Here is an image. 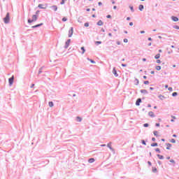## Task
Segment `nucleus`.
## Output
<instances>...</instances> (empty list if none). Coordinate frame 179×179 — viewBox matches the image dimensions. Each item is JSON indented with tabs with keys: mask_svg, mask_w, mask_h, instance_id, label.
<instances>
[{
	"mask_svg": "<svg viewBox=\"0 0 179 179\" xmlns=\"http://www.w3.org/2000/svg\"><path fill=\"white\" fill-rule=\"evenodd\" d=\"M168 90H169L170 92H171V90H173V88H172V87H169V88H168Z\"/></svg>",
	"mask_w": 179,
	"mask_h": 179,
	"instance_id": "a18cd8bd",
	"label": "nucleus"
},
{
	"mask_svg": "<svg viewBox=\"0 0 179 179\" xmlns=\"http://www.w3.org/2000/svg\"><path fill=\"white\" fill-rule=\"evenodd\" d=\"M65 1H66V0H62L61 1V5H64V3H65Z\"/></svg>",
	"mask_w": 179,
	"mask_h": 179,
	"instance_id": "7c9ffc66",
	"label": "nucleus"
},
{
	"mask_svg": "<svg viewBox=\"0 0 179 179\" xmlns=\"http://www.w3.org/2000/svg\"><path fill=\"white\" fill-rule=\"evenodd\" d=\"M127 20H131V17H127Z\"/></svg>",
	"mask_w": 179,
	"mask_h": 179,
	"instance_id": "864d4df0",
	"label": "nucleus"
},
{
	"mask_svg": "<svg viewBox=\"0 0 179 179\" xmlns=\"http://www.w3.org/2000/svg\"><path fill=\"white\" fill-rule=\"evenodd\" d=\"M148 164H149V166H152V162H148Z\"/></svg>",
	"mask_w": 179,
	"mask_h": 179,
	"instance_id": "09e8293b",
	"label": "nucleus"
},
{
	"mask_svg": "<svg viewBox=\"0 0 179 179\" xmlns=\"http://www.w3.org/2000/svg\"><path fill=\"white\" fill-rule=\"evenodd\" d=\"M122 66H127V64H122Z\"/></svg>",
	"mask_w": 179,
	"mask_h": 179,
	"instance_id": "774afa93",
	"label": "nucleus"
},
{
	"mask_svg": "<svg viewBox=\"0 0 179 179\" xmlns=\"http://www.w3.org/2000/svg\"><path fill=\"white\" fill-rule=\"evenodd\" d=\"M81 50H82V52H81V54H85V47H81Z\"/></svg>",
	"mask_w": 179,
	"mask_h": 179,
	"instance_id": "aec40b11",
	"label": "nucleus"
},
{
	"mask_svg": "<svg viewBox=\"0 0 179 179\" xmlns=\"http://www.w3.org/2000/svg\"><path fill=\"white\" fill-rule=\"evenodd\" d=\"M155 152H158V153H160V149L159 148H156Z\"/></svg>",
	"mask_w": 179,
	"mask_h": 179,
	"instance_id": "f704fd0d",
	"label": "nucleus"
},
{
	"mask_svg": "<svg viewBox=\"0 0 179 179\" xmlns=\"http://www.w3.org/2000/svg\"><path fill=\"white\" fill-rule=\"evenodd\" d=\"M84 26H85V27H89V23H88V22L85 23V24H84Z\"/></svg>",
	"mask_w": 179,
	"mask_h": 179,
	"instance_id": "c756f323",
	"label": "nucleus"
},
{
	"mask_svg": "<svg viewBox=\"0 0 179 179\" xmlns=\"http://www.w3.org/2000/svg\"><path fill=\"white\" fill-rule=\"evenodd\" d=\"M147 78H148V77L146 76H143V79H147Z\"/></svg>",
	"mask_w": 179,
	"mask_h": 179,
	"instance_id": "5fc2aeb1",
	"label": "nucleus"
},
{
	"mask_svg": "<svg viewBox=\"0 0 179 179\" xmlns=\"http://www.w3.org/2000/svg\"><path fill=\"white\" fill-rule=\"evenodd\" d=\"M73 35V27H71V29L69 31V37H72Z\"/></svg>",
	"mask_w": 179,
	"mask_h": 179,
	"instance_id": "20e7f679",
	"label": "nucleus"
},
{
	"mask_svg": "<svg viewBox=\"0 0 179 179\" xmlns=\"http://www.w3.org/2000/svg\"><path fill=\"white\" fill-rule=\"evenodd\" d=\"M149 41H152V38H148Z\"/></svg>",
	"mask_w": 179,
	"mask_h": 179,
	"instance_id": "e2e57ef3",
	"label": "nucleus"
},
{
	"mask_svg": "<svg viewBox=\"0 0 179 179\" xmlns=\"http://www.w3.org/2000/svg\"><path fill=\"white\" fill-rule=\"evenodd\" d=\"M143 33H145L144 31H141V34H143Z\"/></svg>",
	"mask_w": 179,
	"mask_h": 179,
	"instance_id": "0e129e2a",
	"label": "nucleus"
},
{
	"mask_svg": "<svg viewBox=\"0 0 179 179\" xmlns=\"http://www.w3.org/2000/svg\"><path fill=\"white\" fill-rule=\"evenodd\" d=\"M108 36H110V37H111V36H113V35L111 34V33H109Z\"/></svg>",
	"mask_w": 179,
	"mask_h": 179,
	"instance_id": "69168bd1",
	"label": "nucleus"
},
{
	"mask_svg": "<svg viewBox=\"0 0 179 179\" xmlns=\"http://www.w3.org/2000/svg\"><path fill=\"white\" fill-rule=\"evenodd\" d=\"M155 69H157V71H160V69H162V66H157L155 67Z\"/></svg>",
	"mask_w": 179,
	"mask_h": 179,
	"instance_id": "5701e85b",
	"label": "nucleus"
},
{
	"mask_svg": "<svg viewBox=\"0 0 179 179\" xmlns=\"http://www.w3.org/2000/svg\"><path fill=\"white\" fill-rule=\"evenodd\" d=\"M170 142H171V143H176V139L172 138V139L170 141Z\"/></svg>",
	"mask_w": 179,
	"mask_h": 179,
	"instance_id": "cd10ccee",
	"label": "nucleus"
},
{
	"mask_svg": "<svg viewBox=\"0 0 179 179\" xmlns=\"http://www.w3.org/2000/svg\"><path fill=\"white\" fill-rule=\"evenodd\" d=\"M171 148V144L166 143V149H167V150H170Z\"/></svg>",
	"mask_w": 179,
	"mask_h": 179,
	"instance_id": "ddd939ff",
	"label": "nucleus"
},
{
	"mask_svg": "<svg viewBox=\"0 0 179 179\" xmlns=\"http://www.w3.org/2000/svg\"><path fill=\"white\" fill-rule=\"evenodd\" d=\"M153 134H154L155 136H159V131H153Z\"/></svg>",
	"mask_w": 179,
	"mask_h": 179,
	"instance_id": "dca6fc26",
	"label": "nucleus"
},
{
	"mask_svg": "<svg viewBox=\"0 0 179 179\" xmlns=\"http://www.w3.org/2000/svg\"><path fill=\"white\" fill-rule=\"evenodd\" d=\"M130 9H131V10L132 12H134V7L131 6V7H130Z\"/></svg>",
	"mask_w": 179,
	"mask_h": 179,
	"instance_id": "de8ad7c7",
	"label": "nucleus"
},
{
	"mask_svg": "<svg viewBox=\"0 0 179 179\" xmlns=\"http://www.w3.org/2000/svg\"><path fill=\"white\" fill-rule=\"evenodd\" d=\"M157 157H159V159L160 160H162V159H164L163 155H157Z\"/></svg>",
	"mask_w": 179,
	"mask_h": 179,
	"instance_id": "b1692460",
	"label": "nucleus"
},
{
	"mask_svg": "<svg viewBox=\"0 0 179 179\" xmlns=\"http://www.w3.org/2000/svg\"><path fill=\"white\" fill-rule=\"evenodd\" d=\"M36 20H37V15H34L32 20H28V23H33V22H36Z\"/></svg>",
	"mask_w": 179,
	"mask_h": 179,
	"instance_id": "f03ea898",
	"label": "nucleus"
},
{
	"mask_svg": "<svg viewBox=\"0 0 179 179\" xmlns=\"http://www.w3.org/2000/svg\"><path fill=\"white\" fill-rule=\"evenodd\" d=\"M38 8H40V9H46L47 8V6L44 5V4H39L38 6Z\"/></svg>",
	"mask_w": 179,
	"mask_h": 179,
	"instance_id": "39448f33",
	"label": "nucleus"
},
{
	"mask_svg": "<svg viewBox=\"0 0 179 179\" xmlns=\"http://www.w3.org/2000/svg\"><path fill=\"white\" fill-rule=\"evenodd\" d=\"M89 163H94V158H91L88 160Z\"/></svg>",
	"mask_w": 179,
	"mask_h": 179,
	"instance_id": "2eb2a0df",
	"label": "nucleus"
},
{
	"mask_svg": "<svg viewBox=\"0 0 179 179\" xmlns=\"http://www.w3.org/2000/svg\"><path fill=\"white\" fill-rule=\"evenodd\" d=\"M69 44H71V39L67 40L66 42V48H68L69 47Z\"/></svg>",
	"mask_w": 179,
	"mask_h": 179,
	"instance_id": "0eeeda50",
	"label": "nucleus"
},
{
	"mask_svg": "<svg viewBox=\"0 0 179 179\" xmlns=\"http://www.w3.org/2000/svg\"><path fill=\"white\" fill-rule=\"evenodd\" d=\"M143 61L145 62H146V58H143Z\"/></svg>",
	"mask_w": 179,
	"mask_h": 179,
	"instance_id": "13d9d810",
	"label": "nucleus"
},
{
	"mask_svg": "<svg viewBox=\"0 0 179 179\" xmlns=\"http://www.w3.org/2000/svg\"><path fill=\"white\" fill-rule=\"evenodd\" d=\"M155 59H159L160 58V54H157L155 56Z\"/></svg>",
	"mask_w": 179,
	"mask_h": 179,
	"instance_id": "4be33fe9",
	"label": "nucleus"
},
{
	"mask_svg": "<svg viewBox=\"0 0 179 179\" xmlns=\"http://www.w3.org/2000/svg\"><path fill=\"white\" fill-rule=\"evenodd\" d=\"M143 127H145V128H148V127H149V124L145 123L143 124Z\"/></svg>",
	"mask_w": 179,
	"mask_h": 179,
	"instance_id": "2f4dec72",
	"label": "nucleus"
},
{
	"mask_svg": "<svg viewBox=\"0 0 179 179\" xmlns=\"http://www.w3.org/2000/svg\"><path fill=\"white\" fill-rule=\"evenodd\" d=\"M124 43H128V39L124 38Z\"/></svg>",
	"mask_w": 179,
	"mask_h": 179,
	"instance_id": "a19ab883",
	"label": "nucleus"
},
{
	"mask_svg": "<svg viewBox=\"0 0 179 179\" xmlns=\"http://www.w3.org/2000/svg\"><path fill=\"white\" fill-rule=\"evenodd\" d=\"M156 171H157V169L156 167H153L152 168V172L156 173Z\"/></svg>",
	"mask_w": 179,
	"mask_h": 179,
	"instance_id": "a878e982",
	"label": "nucleus"
},
{
	"mask_svg": "<svg viewBox=\"0 0 179 179\" xmlns=\"http://www.w3.org/2000/svg\"><path fill=\"white\" fill-rule=\"evenodd\" d=\"M161 63H162V61H160V59L157 60V64H161Z\"/></svg>",
	"mask_w": 179,
	"mask_h": 179,
	"instance_id": "e433bc0d",
	"label": "nucleus"
},
{
	"mask_svg": "<svg viewBox=\"0 0 179 179\" xmlns=\"http://www.w3.org/2000/svg\"><path fill=\"white\" fill-rule=\"evenodd\" d=\"M106 17H107L108 19H111V15H108L106 16Z\"/></svg>",
	"mask_w": 179,
	"mask_h": 179,
	"instance_id": "58836bf2",
	"label": "nucleus"
},
{
	"mask_svg": "<svg viewBox=\"0 0 179 179\" xmlns=\"http://www.w3.org/2000/svg\"><path fill=\"white\" fill-rule=\"evenodd\" d=\"M151 75H155V72L154 71H151Z\"/></svg>",
	"mask_w": 179,
	"mask_h": 179,
	"instance_id": "bf43d9fd",
	"label": "nucleus"
},
{
	"mask_svg": "<svg viewBox=\"0 0 179 179\" xmlns=\"http://www.w3.org/2000/svg\"><path fill=\"white\" fill-rule=\"evenodd\" d=\"M76 120H77L78 122H82V117H77Z\"/></svg>",
	"mask_w": 179,
	"mask_h": 179,
	"instance_id": "f3484780",
	"label": "nucleus"
},
{
	"mask_svg": "<svg viewBox=\"0 0 179 179\" xmlns=\"http://www.w3.org/2000/svg\"><path fill=\"white\" fill-rule=\"evenodd\" d=\"M107 146L112 150V152H114V149L111 147V143H108Z\"/></svg>",
	"mask_w": 179,
	"mask_h": 179,
	"instance_id": "9b49d317",
	"label": "nucleus"
},
{
	"mask_svg": "<svg viewBox=\"0 0 179 179\" xmlns=\"http://www.w3.org/2000/svg\"><path fill=\"white\" fill-rule=\"evenodd\" d=\"M98 5H99V6H101V5H103V3H102L101 2H99V3H98Z\"/></svg>",
	"mask_w": 179,
	"mask_h": 179,
	"instance_id": "49530a36",
	"label": "nucleus"
},
{
	"mask_svg": "<svg viewBox=\"0 0 179 179\" xmlns=\"http://www.w3.org/2000/svg\"><path fill=\"white\" fill-rule=\"evenodd\" d=\"M43 24H37V25H35V26H33L32 27L34 29L36 27H40V26H42Z\"/></svg>",
	"mask_w": 179,
	"mask_h": 179,
	"instance_id": "393cba45",
	"label": "nucleus"
},
{
	"mask_svg": "<svg viewBox=\"0 0 179 179\" xmlns=\"http://www.w3.org/2000/svg\"><path fill=\"white\" fill-rule=\"evenodd\" d=\"M10 20V18L9 17V13H7L6 17L3 18L4 23H8Z\"/></svg>",
	"mask_w": 179,
	"mask_h": 179,
	"instance_id": "f257e3e1",
	"label": "nucleus"
},
{
	"mask_svg": "<svg viewBox=\"0 0 179 179\" xmlns=\"http://www.w3.org/2000/svg\"><path fill=\"white\" fill-rule=\"evenodd\" d=\"M156 127H160V124L156 123Z\"/></svg>",
	"mask_w": 179,
	"mask_h": 179,
	"instance_id": "603ef678",
	"label": "nucleus"
},
{
	"mask_svg": "<svg viewBox=\"0 0 179 179\" xmlns=\"http://www.w3.org/2000/svg\"><path fill=\"white\" fill-rule=\"evenodd\" d=\"M172 20H173V22H178V17L173 16Z\"/></svg>",
	"mask_w": 179,
	"mask_h": 179,
	"instance_id": "4468645a",
	"label": "nucleus"
},
{
	"mask_svg": "<svg viewBox=\"0 0 179 179\" xmlns=\"http://www.w3.org/2000/svg\"><path fill=\"white\" fill-rule=\"evenodd\" d=\"M14 79H15V76H13L10 78L8 79L10 86H12V85H13Z\"/></svg>",
	"mask_w": 179,
	"mask_h": 179,
	"instance_id": "7ed1b4c3",
	"label": "nucleus"
},
{
	"mask_svg": "<svg viewBox=\"0 0 179 179\" xmlns=\"http://www.w3.org/2000/svg\"><path fill=\"white\" fill-rule=\"evenodd\" d=\"M129 26H134V22H129Z\"/></svg>",
	"mask_w": 179,
	"mask_h": 179,
	"instance_id": "8fccbe9b",
	"label": "nucleus"
},
{
	"mask_svg": "<svg viewBox=\"0 0 179 179\" xmlns=\"http://www.w3.org/2000/svg\"><path fill=\"white\" fill-rule=\"evenodd\" d=\"M41 72H43L42 71H41V69L39 70V71H38V73H41Z\"/></svg>",
	"mask_w": 179,
	"mask_h": 179,
	"instance_id": "4d7b16f0",
	"label": "nucleus"
},
{
	"mask_svg": "<svg viewBox=\"0 0 179 179\" xmlns=\"http://www.w3.org/2000/svg\"><path fill=\"white\" fill-rule=\"evenodd\" d=\"M67 20H68V19H66V17H65L62 18L63 22H66Z\"/></svg>",
	"mask_w": 179,
	"mask_h": 179,
	"instance_id": "72a5a7b5",
	"label": "nucleus"
},
{
	"mask_svg": "<svg viewBox=\"0 0 179 179\" xmlns=\"http://www.w3.org/2000/svg\"><path fill=\"white\" fill-rule=\"evenodd\" d=\"M152 142H155L156 141V138H152Z\"/></svg>",
	"mask_w": 179,
	"mask_h": 179,
	"instance_id": "3c124183",
	"label": "nucleus"
},
{
	"mask_svg": "<svg viewBox=\"0 0 179 179\" xmlns=\"http://www.w3.org/2000/svg\"><path fill=\"white\" fill-rule=\"evenodd\" d=\"M159 97V99H161V100H163V99H164V96L162 95H160Z\"/></svg>",
	"mask_w": 179,
	"mask_h": 179,
	"instance_id": "c9c22d12",
	"label": "nucleus"
},
{
	"mask_svg": "<svg viewBox=\"0 0 179 179\" xmlns=\"http://www.w3.org/2000/svg\"><path fill=\"white\" fill-rule=\"evenodd\" d=\"M51 8L53 10H55V12H57L58 10V7H57V6H52Z\"/></svg>",
	"mask_w": 179,
	"mask_h": 179,
	"instance_id": "f8f14e48",
	"label": "nucleus"
},
{
	"mask_svg": "<svg viewBox=\"0 0 179 179\" xmlns=\"http://www.w3.org/2000/svg\"><path fill=\"white\" fill-rule=\"evenodd\" d=\"M170 162H171V163H176V162H174V159H171V160H170Z\"/></svg>",
	"mask_w": 179,
	"mask_h": 179,
	"instance_id": "c03bdc74",
	"label": "nucleus"
},
{
	"mask_svg": "<svg viewBox=\"0 0 179 179\" xmlns=\"http://www.w3.org/2000/svg\"><path fill=\"white\" fill-rule=\"evenodd\" d=\"M177 92H173V94H172V96H173V97H176V96H177Z\"/></svg>",
	"mask_w": 179,
	"mask_h": 179,
	"instance_id": "473e14b6",
	"label": "nucleus"
},
{
	"mask_svg": "<svg viewBox=\"0 0 179 179\" xmlns=\"http://www.w3.org/2000/svg\"><path fill=\"white\" fill-rule=\"evenodd\" d=\"M141 103H142V99H138L136 102V106H141Z\"/></svg>",
	"mask_w": 179,
	"mask_h": 179,
	"instance_id": "423d86ee",
	"label": "nucleus"
},
{
	"mask_svg": "<svg viewBox=\"0 0 179 179\" xmlns=\"http://www.w3.org/2000/svg\"><path fill=\"white\" fill-rule=\"evenodd\" d=\"M141 93H143L144 94H145L146 93H148V91L146 90H141Z\"/></svg>",
	"mask_w": 179,
	"mask_h": 179,
	"instance_id": "a211bd4d",
	"label": "nucleus"
},
{
	"mask_svg": "<svg viewBox=\"0 0 179 179\" xmlns=\"http://www.w3.org/2000/svg\"><path fill=\"white\" fill-rule=\"evenodd\" d=\"M173 138H177V135H176V134H173Z\"/></svg>",
	"mask_w": 179,
	"mask_h": 179,
	"instance_id": "6e6d98bb",
	"label": "nucleus"
},
{
	"mask_svg": "<svg viewBox=\"0 0 179 179\" xmlns=\"http://www.w3.org/2000/svg\"><path fill=\"white\" fill-rule=\"evenodd\" d=\"M142 143H143V145H146V142H145V140L142 141Z\"/></svg>",
	"mask_w": 179,
	"mask_h": 179,
	"instance_id": "37998d69",
	"label": "nucleus"
},
{
	"mask_svg": "<svg viewBox=\"0 0 179 179\" xmlns=\"http://www.w3.org/2000/svg\"><path fill=\"white\" fill-rule=\"evenodd\" d=\"M144 85H149V81H144Z\"/></svg>",
	"mask_w": 179,
	"mask_h": 179,
	"instance_id": "4c0bfd02",
	"label": "nucleus"
},
{
	"mask_svg": "<svg viewBox=\"0 0 179 179\" xmlns=\"http://www.w3.org/2000/svg\"><path fill=\"white\" fill-rule=\"evenodd\" d=\"M173 120H176V116H171Z\"/></svg>",
	"mask_w": 179,
	"mask_h": 179,
	"instance_id": "052dcab7",
	"label": "nucleus"
},
{
	"mask_svg": "<svg viewBox=\"0 0 179 179\" xmlns=\"http://www.w3.org/2000/svg\"><path fill=\"white\" fill-rule=\"evenodd\" d=\"M97 24H98V26H103L104 24V22H103V21H101V20H99L97 22Z\"/></svg>",
	"mask_w": 179,
	"mask_h": 179,
	"instance_id": "9d476101",
	"label": "nucleus"
},
{
	"mask_svg": "<svg viewBox=\"0 0 179 179\" xmlns=\"http://www.w3.org/2000/svg\"><path fill=\"white\" fill-rule=\"evenodd\" d=\"M113 73L115 75L116 78L117 76H118V73H117V70H115V68H113Z\"/></svg>",
	"mask_w": 179,
	"mask_h": 179,
	"instance_id": "1a4fd4ad",
	"label": "nucleus"
},
{
	"mask_svg": "<svg viewBox=\"0 0 179 179\" xmlns=\"http://www.w3.org/2000/svg\"><path fill=\"white\" fill-rule=\"evenodd\" d=\"M151 146H152V148H155V146H157V143H153L152 144H151Z\"/></svg>",
	"mask_w": 179,
	"mask_h": 179,
	"instance_id": "bb28decb",
	"label": "nucleus"
},
{
	"mask_svg": "<svg viewBox=\"0 0 179 179\" xmlns=\"http://www.w3.org/2000/svg\"><path fill=\"white\" fill-rule=\"evenodd\" d=\"M88 61H90L92 64H96V62L93 61L92 59H88Z\"/></svg>",
	"mask_w": 179,
	"mask_h": 179,
	"instance_id": "c85d7f7f",
	"label": "nucleus"
},
{
	"mask_svg": "<svg viewBox=\"0 0 179 179\" xmlns=\"http://www.w3.org/2000/svg\"><path fill=\"white\" fill-rule=\"evenodd\" d=\"M113 9H117V6H113Z\"/></svg>",
	"mask_w": 179,
	"mask_h": 179,
	"instance_id": "680f3d73",
	"label": "nucleus"
},
{
	"mask_svg": "<svg viewBox=\"0 0 179 179\" xmlns=\"http://www.w3.org/2000/svg\"><path fill=\"white\" fill-rule=\"evenodd\" d=\"M31 87H34V84H32Z\"/></svg>",
	"mask_w": 179,
	"mask_h": 179,
	"instance_id": "338daca9",
	"label": "nucleus"
},
{
	"mask_svg": "<svg viewBox=\"0 0 179 179\" xmlns=\"http://www.w3.org/2000/svg\"><path fill=\"white\" fill-rule=\"evenodd\" d=\"M49 107H54V103L52 101L49 102Z\"/></svg>",
	"mask_w": 179,
	"mask_h": 179,
	"instance_id": "6ab92c4d",
	"label": "nucleus"
},
{
	"mask_svg": "<svg viewBox=\"0 0 179 179\" xmlns=\"http://www.w3.org/2000/svg\"><path fill=\"white\" fill-rule=\"evenodd\" d=\"M148 115H150V117H155V113H153L152 111L149 112Z\"/></svg>",
	"mask_w": 179,
	"mask_h": 179,
	"instance_id": "6e6552de",
	"label": "nucleus"
},
{
	"mask_svg": "<svg viewBox=\"0 0 179 179\" xmlns=\"http://www.w3.org/2000/svg\"><path fill=\"white\" fill-rule=\"evenodd\" d=\"M96 44H101V41H96Z\"/></svg>",
	"mask_w": 179,
	"mask_h": 179,
	"instance_id": "79ce46f5",
	"label": "nucleus"
},
{
	"mask_svg": "<svg viewBox=\"0 0 179 179\" xmlns=\"http://www.w3.org/2000/svg\"><path fill=\"white\" fill-rule=\"evenodd\" d=\"M138 9H139V10H143V5H140L138 6Z\"/></svg>",
	"mask_w": 179,
	"mask_h": 179,
	"instance_id": "412c9836",
	"label": "nucleus"
},
{
	"mask_svg": "<svg viewBox=\"0 0 179 179\" xmlns=\"http://www.w3.org/2000/svg\"><path fill=\"white\" fill-rule=\"evenodd\" d=\"M174 29H176L177 30H179V27L178 26H175Z\"/></svg>",
	"mask_w": 179,
	"mask_h": 179,
	"instance_id": "ea45409f",
	"label": "nucleus"
}]
</instances>
